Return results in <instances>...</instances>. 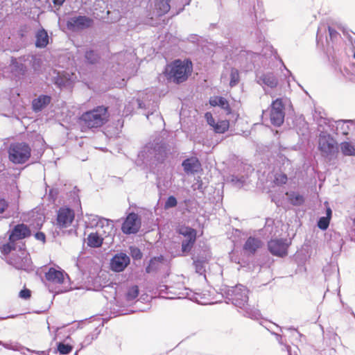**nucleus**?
Segmentation results:
<instances>
[{
	"instance_id": "obj_22",
	"label": "nucleus",
	"mask_w": 355,
	"mask_h": 355,
	"mask_svg": "<svg viewBox=\"0 0 355 355\" xmlns=\"http://www.w3.org/2000/svg\"><path fill=\"white\" fill-rule=\"evenodd\" d=\"M177 232L178 234L182 235L185 238H190L197 236V232L195 229L185 225L180 226L178 229Z\"/></svg>"
},
{
	"instance_id": "obj_20",
	"label": "nucleus",
	"mask_w": 355,
	"mask_h": 355,
	"mask_svg": "<svg viewBox=\"0 0 355 355\" xmlns=\"http://www.w3.org/2000/svg\"><path fill=\"white\" fill-rule=\"evenodd\" d=\"M35 46L39 48H44L49 44V36L44 29L39 30L36 33Z\"/></svg>"
},
{
	"instance_id": "obj_6",
	"label": "nucleus",
	"mask_w": 355,
	"mask_h": 355,
	"mask_svg": "<svg viewBox=\"0 0 355 355\" xmlns=\"http://www.w3.org/2000/svg\"><path fill=\"white\" fill-rule=\"evenodd\" d=\"M284 104L282 98H277L271 104L270 119L271 123L275 126H280L284 121Z\"/></svg>"
},
{
	"instance_id": "obj_16",
	"label": "nucleus",
	"mask_w": 355,
	"mask_h": 355,
	"mask_svg": "<svg viewBox=\"0 0 355 355\" xmlns=\"http://www.w3.org/2000/svg\"><path fill=\"white\" fill-rule=\"evenodd\" d=\"M45 277L47 281L55 283L62 284L64 282V275L62 272L56 270L54 268H50L47 272L45 274Z\"/></svg>"
},
{
	"instance_id": "obj_25",
	"label": "nucleus",
	"mask_w": 355,
	"mask_h": 355,
	"mask_svg": "<svg viewBox=\"0 0 355 355\" xmlns=\"http://www.w3.org/2000/svg\"><path fill=\"white\" fill-rule=\"evenodd\" d=\"M263 83L270 87V88H274L277 85L278 81L276 77L272 73L265 74L262 77Z\"/></svg>"
},
{
	"instance_id": "obj_18",
	"label": "nucleus",
	"mask_w": 355,
	"mask_h": 355,
	"mask_svg": "<svg viewBox=\"0 0 355 355\" xmlns=\"http://www.w3.org/2000/svg\"><path fill=\"white\" fill-rule=\"evenodd\" d=\"M170 1L171 0H156L155 8L157 16H162L170 10Z\"/></svg>"
},
{
	"instance_id": "obj_17",
	"label": "nucleus",
	"mask_w": 355,
	"mask_h": 355,
	"mask_svg": "<svg viewBox=\"0 0 355 355\" xmlns=\"http://www.w3.org/2000/svg\"><path fill=\"white\" fill-rule=\"evenodd\" d=\"M51 97L47 95H41L32 101V107L35 112L41 111L51 102Z\"/></svg>"
},
{
	"instance_id": "obj_15",
	"label": "nucleus",
	"mask_w": 355,
	"mask_h": 355,
	"mask_svg": "<svg viewBox=\"0 0 355 355\" xmlns=\"http://www.w3.org/2000/svg\"><path fill=\"white\" fill-rule=\"evenodd\" d=\"M262 245V242L260 239L250 236L245 241L243 245V250L250 254H254L256 251Z\"/></svg>"
},
{
	"instance_id": "obj_8",
	"label": "nucleus",
	"mask_w": 355,
	"mask_h": 355,
	"mask_svg": "<svg viewBox=\"0 0 355 355\" xmlns=\"http://www.w3.org/2000/svg\"><path fill=\"white\" fill-rule=\"evenodd\" d=\"M94 20L87 16H76L71 17L67 22V27L71 31H79L92 26Z\"/></svg>"
},
{
	"instance_id": "obj_1",
	"label": "nucleus",
	"mask_w": 355,
	"mask_h": 355,
	"mask_svg": "<svg viewBox=\"0 0 355 355\" xmlns=\"http://www.w3.org/2000/svg\"><path fill=\"white\" fill-rule=\"evenodd\" d=\"M193 72V63L190 59H176L167 64L163 73L166 79L175 84L186 82Z\"/></svg>"
},
{
	"instance_id": "obj_7",
	"label": "nucleus",
	"mask_w": 355,
	"mask_h": 355,
	"mask_svg": "<svg viewBox=\"0 0 355 355\" xmlns=\"http://www.w3.org/2000/svg\"><path fill=\"white\" fill-rule=\"evenodd\" d=\"M141 218L137 214L130 213L121 226V231L125 234H136L141 227Z\"/></svg>"
},
{
	"instance_id": "obj_37",
	"label": "nucleus",
	"mask_w": 355,
	"mask_h": 355,
	"mask_svg": "<svg viewBox=\"0 0 355 355\" xmlns=\"http://www.w3.org/2000/svg\"><path fill=\"white\" fill-rule=\"evenodd\" d=\"M177 204L178 202L176 198L174 196H171L167 198L166 201L165 202L164 209H168L169 208L175 207H176Z\"/></svg>"
},
{
	"instance_id": "obj_2",
	"label": "nucleus",
	"mask_w": 355,
	"mask_h": 355,
	"mask_svg": "<svg viewBox=\"0 0 355 355\" xmlns=\"http://www.w3.org/2000/svg\"><path fill=\"white\" fill-rule=\"evenodd\" d=\"M108 107L99 105L82 114L79 121L87 128H98L106 124L110 120Z\"/></svg>"
},
{
	"instance_id": "obj_41",
	"label": "nucleus",
	"mask_w": 355,
	"mask_h": 355,
	"mask_svg": "<svg viewBox=\"0 0 355 355\" xmlns=\"http://www.w3.org/2000/svg\"><path fill=\"white\" fill-rule=\"evenodd\" d=\"M205 117L207 120V123L211 125V127H214L215 125V119H214L212 114L211 112H207L205 113Z\"/></svg>"
},
{
	"instance_id": "obj_14",
	"label": "nucleus",
	"mask_w": 355,
	"mask_h": 355,
	"mask_svg": "<svg viewBox=\"0 0 355 355\" xmlns=\"http://www.w3.org/2000/svg\"><path fill=\"white\" fill-rule=\"evenodd\" d=\"M209 104L212 107H220L221 109L225 110L227 114L232 113V109L230 107L229 102L224 97L218 96L211 97L209 98Z\"/></svg>"
},
{
	"instance_id": "obj_10",
	"label": "nucleus",
	"mask_w": 355,
	"mask_h": 355,
	"mask_svg": "<svg viewBox=\"0 0 355 355\" xmlns=\"http://www.w3.org/2000/svg\"><path fill=\"white\" fill-rule=\"evenodd\" d=\"M75 218L73 209L67 207H60L57 213L56 223L60 228H67L72 224Z\"/></svg>"
},
{
	"instance_id": "obj_46",
	"label": "nucleus",
	"mask_w": 355,
	"mask_h": 355,
	"mask_svg": "<svg viewBox=\"0 0 355 355\" xmlns=\"http://www.w3.org/2000/svg\"><path fill=\"white\" fill-rule=\"evenodd\" d=\"M326 212H327V216H325V217L328 218V219L331 220V214H332L331 208L330 207H327V210H326Z\"/></svg>"
},
{
	"instance_id": "obj_44",
	"label": "nucleus",
	"mask_w": 355,
	"mask_h": 355,
	"mask_svg": "<svg viewBox=\"0 0 355 355\" xmlns=\"http://www.w3.org/2000/svg\"><path fill=\"white\" fill-rule=\"evenodd\" d=\"M35 237L37 239V240H40V241H42L43 242H45V240H46V236L45 234L43 233V232H37L35 234Z\"/></svg>"
},
{
	"instance_id": "obj_11",
	"label": "nucleus",
	"mask_w": 355,
	"mask_h": 355,
	"mask_svg": "<svg viewBox=\"0 0 355 355\" xmlns=\"http://www.w3.org/2000/svg\"><path fill=\"white\" fill-rule=\"evenodd\" d=\"M29 227L24 223L17 224L10 231L8 240L17 241L28 238L31 236Z\"/></svg>"
},
{
	"instance_id": "obj_9",
	"label": "nucleus",
	"mask_w": 355,
	"mask_h": 355,
	"mask_svg": "<svg viewBox=\"0 0 355 355\" xmlns=\"http://www.w3.org/2000/svg\"><path fill=\"white\" fill-rule=\"evenodd\" d=\"M289 243L286 239H273L268 241V248L270 252L276 257H284L288 254Z\"/></svg>"
},
{
	"instance_id": "obj_26",
	"label": "nucleus",
	"mask_w": 355,
	"mask_h": 355,
	"mask_svg": "<svg viewBox=\"0 0 355 355\" xmlns=\"http://www.w3.org/2000/svg\"><path fill=\"white\" fill-rule=\"evenodd\" d=\"M85 58L89 64H94L100 59L99 55L93 50H88L85 52Z\"/></svg>"
},
{
	"instance_id": "obj_33",
	"label": "nucleus",
	"mask_w": 355,
	"mask_h": 355,
	"mask_svg": "<svg viewBox=\"0 0 355 355\" xmlns=\"http://www.w3.org/2000/svg\"><path fill=\"white\" fill-rule=\"evenodd\" d=\"M139 295V288L137 286H133L130 287L127 293H126V299L128 301H131L135 300Z\"/></svg>"
},
{
	"instance_id": "obj_30",
	"label": "nucleus",
	"mask_w": 355,
	"mask_h": 355,
	"mask_svg": "<svg viewBox=\"0 0 355 355\" xmlns=\"http://www.w3.org/2000/svg\"><path fill=\"white\" fill-rule=\"evenodd\" d=\"M337 130L343 135H347L350 130L349 123L347 121H339L336 126Z\"/></svg>"
},
{
	"instance_id": "obj_40",
	"label": "nucleus",
	"mask_w": 355,
	"mask_h": 355,
	"mask_svg": "<svg viewBox=\"0 0 355 355\" xmlns=\"http://www.w3.org/2000/svg\"><path fill=\"white\" fill-rule=\"evenodd\" d=\"M328 31L331 41L336 40L340 35L337 31L330 26L328 27Z\"/></svg>"
},
{
	"instance_id": "obj_13",
	"label": "nucleus",
	"mask_w": 355,
	"mask_h": 355,
	"mask_svg": "<svg viewBox=\"0 0 355 355\" xmlns=\"http://www.w3.org/2000/svg\"><path fill=\"white\" fill-rule=\"evenodd\" d=\"M182 166L186 173H195L199 171L201 167V164L196 157H191L184 159Z\"/></svg>"
},
{
	"instance_id": "obj_31",
	"label": "nucleus",
	"mask_w": 355,
	"mask_h": 355,
	"mask_svg": "<svg viewBox=\"0 0 355 355\" xmlns=\"http://www.w3.org/2000/svg\"><path fill=\"white\" fill-rule=\"evenodd\" d=\"M162 260V258L154 257L150 259L148 266L146 268V271L147 273H150L153 271L156 270L158 268V263Z\"/></svg>"
},
{
	"instance_id": "obj_4",
	"label": "nucleus",
	"mask_w": 355,
	"mask_h": 355,
	"mask_svg": "<svg viewBox=\"0 0 355 355\" xmlns=\"http://www.w3.org/2000/svg\"><path fill=\"white\" fill-rule=\"evenodd\" d=\"M8 263L17 270L30 271L33 268L31 255L24 250L13 253L9 258Z\"/></svg>"
},
{
	"instance_id": "obj_38",
	"label": "nucleus",
	"mask_w": 355,
	"mask_h": 355,
	"mask_svg": "<svg viewBox=\"0 0 355 355\" xmlns=\"http://www.w3.org/2000/svg\"><path fill=\"white\" fill-rule=\"evenodd\" d=\"M71 349L70 345L64 343H59L58 346V349L62 354H68L71 351Z\"/></svg>"
},
{
	"instance_id": "obj_3",
	"label": "nucleus",
	"mask_w": 355,
	"mask_h": 355,
	"mask_svg": "<svg viewBox=\"0 0 355 355\" xmlns=\"http://www.w3.org/2000/svg\"><path fill=\"white\" fill-rule=\"evenodd\" d=\"M31 151L28 144L24 141L14 142L8 148V157L14 164H24L31 158Z\"/></svg>"
},
{
	"instance_id": "obj_19",
	"label": "nucleus",
	"mask_w": 355,
	"mask_h": 355,
	"mask_svg": "<svg viewBox=\"0 0 355 355\" xmlns=\"http://www.w3.org/2000/svg\"><path fill=\"white\" fill-rule=\"evenodd\" d=\"M103 243V239L97 232H91L87 239V244L91 248H99Z\"/></svg>"
},
{
	"instance_id": "obj_29",
	"label": "nucleus",
	"mask_w": 355,
	"mask_h": 355,
	"mask_svg": "<svg viewBox=\"0 0 355 355\" xmlns=\"http://www.w3.org/2000/svg\"><path fill=\"white\" fill-rule=\"evenodd\" d=\"M240 81V76L239 70L236 68H232L230 71V86L233 87L236 86Z\"/></svg>"
},
{
	"instance_id": "obj_49",
	"label": "nucleus",
	"mask_w": 355,
	"mask_h": 355,
	"mask_svg": "<svg viewBox=\"0 0 355 355\" xmlns=\"http://www.w3.org/2000/svg\"><path fill=\"white\" fill-rule=\"evenodd\" d=\"M354 44H355V40H354Z\"/></svg>"
},
{
	"instance_id": "obj_47",
	"label": "nucleus",
	"mask_w": 355,
	"mask_h": 355,
	"mask_svg": "<svg viewBox=\"0 0 355 355\" xmlns=\"http://www.w3.org/2000/svg\"><path fill=\"white\" fill-rule=\"evenodd\" d=\"M137 254H138L139 258L141 259V252L138 249H137Z\"/></svg>"
},
{
	"instance_id": "obj_39",
	"label": "nucleus",
	"mask_w": 355,
	"mask_h": 355,
	"mask_svg": "<svg viewBox=\"0 0 355 355\" xmlns=\"http://www.w3.org/2000/svg\"><path fill=\"white\" fill-rule=\"evenodd\" d=\"M19 296L22 299L28 300L31 297V291L29 289L24 288L19 292Z\"/></svg>"
},
{
	"instance_id": "obj_35",
	"label": "nucleus",
	"mask_w": 355,
	"mask_h": 355,
	"mask_svg": "<svg viewBox=\"0 0 355 355\" xmlns=\"http://www.w3.org/2000/svg\"><path fill=\"white\" fill-rule=\"evenodd\" d=\"M329 223L330 220L328 218L321 217L318 222V226L320 230H325L328 228Z\"/></svg>"
},
{
	"instance_id": "obj_5",
	"label": "nucleus",
	"mask_w": 355,
	"mask_h": 355,
	"mask_svg": "<svg viewBox=\"0 0 355 355\" xmlns=\"http://www.w3.org/2000/svg\"><path fill=\"white\" fill-rule=\"evenodd\" d=\"M318 150L323 156H329L338 150L336 139L329 134L322 132L318 136Z\"/></svg>"
},
{
	"instance_id": "obj_28",
	"label": "nucleus",
	"mask_w": 355,
	"mask_h": 355,
	"mask_svg": "<svg viewBox=\"0 0 355 355\" xmlns=\"http://www.w3.org/2000/svg\"><path fill=\"white\" fill-rule=\"evenodd\" d=\"M233 300L235 302V304L236 306L241 307L247 303L248 300V296L246 293L242 294L240 293H235L234 294Z\"/></svg>"
},
{
	"instance_id": "obj_27",
	"label": "nucleus",
	"mask_w": 355,
	"mask_h": 355,
	"mask_svg": "<svg viewBox=\"0 0 355 355\" xmlns=\"http://www.w3.org/2000/svg\"><path fill=\"white\" fill-rule=\"evenodd\" d=\"M16 248V242L14 241L8 240V242L0 246L1 252L4 255L9 254L12 250Z\"/></svg>"
},
{
	"instance_id": "obj_23",
	"label": "nucleus",
	"mask_w": 355,
	"mask_h": 355,
	"mask_svg": "<svg viewBox=\"0 0 355 355\" xmlns=\"http://www.w3.org/2000/svg\"><path fill=\"white\" fill-rule=\"evenodd\" d=\"M196 241V236L186 238V239L182 242V252L183 253L189 252L193 247Z\"/></svg>"
},
{
	"instance_id": "obj_34",
	"label": "nucleus",
	"mask_w": 355,
	"mask_h": 355,
	"mask_svg": "<svg viewBox=\"0 0 355 355\" xmlns=\"http://www.w3.org/2000/svg\"><path fill=\"white\" fill-rule=\"evenodd\" d=\"M289 200L293 205H300L304 202V198L299 193H293L290 195Z\"/></svg>"
},
{
	"instance_id": "obj_48",
	"label": "nucleus",
	"mask_w": 355,
	"mask_h": 355,
	"mask_svg": "<svg viewBox=\"0 0 355 355\" xmlns=\"http://www.w3.org/2000/svg\"><path fill=\"white\" fill-rule=\"evenodd\" d=\"M354 59H355V53H354Z\"/></svg>"
},
{
	"instance_id": "obj_45",
	"label": "nucleus",
	"mask_w": 355,
	"mask_h": 355,
	"mask_svg": "<svg viewBox=\"0 0 355 355\" xmlns=\"http://www.w3.org/2000/svg\"><path fill=\"white\" fill-rule=\"evenodd\" d=\"M55 6H60L63 4L65 0H52Z\"/></svg>"
},
{
	"instance_id": "obj_32",
	"label": "nucleus",
	"mask_w": 355,
	"mask_h": 355,
	"mask_svg": "<svg viewBox=\"0 0 355 355\" xmlns=\"http://www.w3.org/2000/svg\"><path fill=\"white\" fill-rule=\"evenodd\" d=\"M288 181L287 175L285 173H279L275 175L273 183L275 185L281 186L285 184Z\"/></svg>"
},
{
	"instance_id": "obj_24",
	"label": "nucleus",
	"mask_w": 355,
	"mask_h": 355,
	"mask_svg": "<svg viewBox=\"0 0 355 355\" xmlns=\"http://www.w3.org/2000/svg\"><path fill=\"white\" fill-rule=\"evenodd\" d=\"M230 127L228 120H222L215 123L213 128L216 133L222 134L225 132Z\"/></svg>"
},
{
	"instance_id": "obj_43",
	"label": "nucleus",
	"mask_w": 355,
	"mask_h": 355,
	"mask_svg": "<svg viewBox=\"0 0 355 355\" xmlns=\"http://www.w3.org/2000/svg\"><path fill=\"white\" fill-rule=\"evenodd\" d=\"M16 71H18L19 73L24 75L25 72L26 71V67L23 64H17L16 66Z\"/></svg>"
},
{
	"instance_id": "obj_42",
	"label": "nucleus",
	"mask_w": 355,
	"mask_h": 355,
	"mask_svg": "<svg viewBox=\"0 0 355 355\" xmlns=\"http://www.w3.org/2000/svg\"><path fill=\"white\" fill-rule=\"evenodd\" d=\"M8 207V202L3 198H0V214H3Z\"/></svg>"
},
{
	"instance_id": "obj_12",
	"label": "nucleus",
	"mask_w": 355,
	"mask_h": 355,
	"mask_svg": "<svg viewBox=\"0 0 355 355\" xmlns=\"http://www.w3.org/2000/svg\"><path fill=\"white\" fill-rule=\"evenodd\" d=\"M130 263V258L124 253L116 254L111 260L110 267L113 271H123Z\"/></svg>"
},
{
	"instance_id": "obj_36",
	"label": "nucleus",
	"mask_w": 355,
	"mask_h": 355,
	"mask_svg": "<svg viewBox=\"0 0 355 355\" xmlns=\"http://www.w3.org/2000/svg\"><path fill=\"white\" fill-rule=\"evenodd\" d=\"M206 261L205 259H198L193 261L196 270L198 272H202L204 270Z\"/></svg>"
},
{
	"instance_id": "obj_21",
	"label": "nucleus",
	"mask_w": 355,
	"mask_h": 355,
	"mask_svg": "<svg viewBox=\"0 0 355 355\" xmlns=\"http://www.w3.org/2000/svg\"><path fill=\"white\" fill-rule=\"evenodd\" d=\"M340 150L342 153L346 156H355V146L348 141H344L340 144Z\"/></svg>"
}]
</instances>
